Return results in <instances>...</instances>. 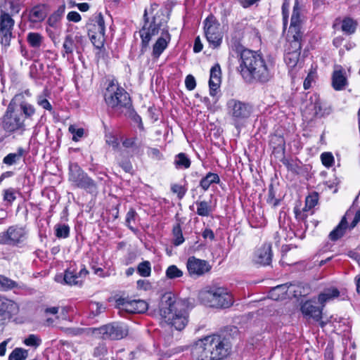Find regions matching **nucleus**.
Masks as SVG:
<instances>
[{
  "mask_svg": "<svg viewBox=\"0 0 360 360\" xmlns=\"http://www.w3.org/2000/svg\"><path fill=\"white\" fill-rule=\"evenodd\" d=\"M232 47L239 58L238 70L245 80L265 83L271 78L273 63L271 60L266 61L261 53L245 49L238 43H234Z\"/></svg>",
  "mask_w": 360,
  "mask_h": 360,
  "instance_id": "f257e3e1",
  "label": "nucleus"
},
{
  "mask_svg": "<svg viewBox=\"0 0 360 360\" xmlns=\"http://www.w3.org/2000/svg\"><path fill=\"white\" fill-rule=\"evenodd\" d=\"M231 348L229 337L212 335L198 340L193 354L198 360H223L231 354Z\"/></svg>",
  "mask_w": 360,
  "mask_h": 360,
  "instance_id": "f03ea898",
  "label": "nucleus"
},
{
  "mask_svg": "<svg viewBox=\"0 0 360 360\" xmlns=\"http://www.w3.org/2000/svg\"><path fill=\"white\" fill-rule=\"evenodd\" d=\"M169 18V15L166 14L165 11L160 10L150 20L148 17L147 10L144 11V25L139 30L141 39V54H143L147 51L149 43L153 36L157 35L160 31L161 32H164L165 30L169 31L167 26Z\"/></svg>",
  "mask_w": 360,
  "mask_h": 360,
  "instance_id": "7ed1b4c3",
  "label": "nucleus"
},
{
  "mask_svg": "<svg viewBox=\"0 0 360 360\" xmlns=\"http://www.w3.org/2000/svg\"><path fill=\"white\" fill-rule=\"evenodd\" d=\"M21 8V0H2L0 4V34L1 44L5 46L10 45L12 30L15 21L12 16L18 13Z\"/></svg>",
  "mask_w": 360,
  "mask_h": 360,
  "instance_id": "20e7f679",
  "label": "nucleus"
},
{
  "mask_svg": "<svg viewBox=\"0 0 360 360\" xmlns=\"http://www.w3.org/2000/svg\"><path fill=\"white\" fill-rule=\"evenodd\" d=\"M200 302L207 307L226 309L232 306L233 297L228 289L216 285L207 286L198 293Z\"/></svg>",
  "mask_w": 360,
  "mask_h": 360,
  "instance_id": "39448f33",
  "label": "nucleus"
},
{
  "mask_svg": "<svg viewBox=\"0 0 360 360\" xmlns=\"http://www.w3.org/2000/svg\"><path fill=\"white\" fill-rule=\"evenodd\" d=\"M23 98L22 94L15 95L8 103L7 108L1 118L2 129L7 133L22 134L25 131V119L18 113V101Z\"/></svg>",
  "mask_w": 360,
  "mask_h": 360,
  "instance_id": "423d86ee",
  "label": "nucleus"
},
{
  "mask_svg": "<svg viewBox=\"0 0 360 360\" xmlns=\"http://www.w3.org/2000/svg\"><path fill=\"white\" fill-rule=\"evenodd\" d=\"M104 101L110 111L115 112L131 105V98L127 91L115 79L109 81L104 92Z\"/></svg>",
  "mask_w": 360,
  "mask_h": 360,
  "instance_id": "0eeeda50",
  "label": "nucleus"
},
{
  "mask_svg": "<svg viewBox=\"0 0 360 360\" xmlns=\"http://www.w3.org/2000/svg\"><path fill=\"white\" fill-rule=\"evenodd\" d=\"M226 109L232 124L237 129L244 126L253 112V106L250 103L236 98L227 101Z\"/></svg>",
  "mask_w": 360,
  "mask_h": 360,
  "instance_id": "6e6552de",
  "label": "nucleus"
},
{
  "mask_svg": "<svg viewBox=\"0 0 360 360\" xmlns=\"http://www.w3.org/2000/svg\"><path fill=\"white\" fill-rule=\"evenodd\" d=\"M89 330L104 340H120L125 338L129 334L128 326L117 321L105 324L98 328H90Z\"/></svg>",
  "mask_w": 360,
  "mask_h": 360,
  "instance_id": "1a4fd4ad",
  "label": "nucleus"
},
{
  "mask_svg": "<svg viewBox=\"0 0 360 360\" xmlns=\"http://www.w3.org/2000/svg\"><path fill=\"white\" fill-rule=\"evenodd\" d=\"M69 180L77 188L84 189L90 194L98 193L96 182L91 179L77 163H72L69 167Z\"/></svg>",
  "mask_w": 360,
  "mask_h": 360,
  "instance_id": "9d476101",
  "label": "nucleus"
},
{
  "mask_svg": "<svg viewBox=\"0 0 360 360\" xmlns=\"http://www.w3.org/2000/svg\"><path fill=\"white\" fill-rule=\"evenodd\" d=\"M187 300H179L176 296L172 292H166L160 300L159 312L161 317L165 319L170 317L171 314L184 307Z\"/></svg>",
  "mask_w": 360,
  "mask_h": 360,
  "instance_id": "9b49d317",
  "label": "nucleus"
},
{
  "mask_svg": "<svg viewBox=\"0 0 360 360\" xmlns=\"http://www.w3.org/2000/svg\"><path fill=\"white\" fill-rule=\"evenodd\" d=\"M204 30L210 45L214 49L219 47L222 42L223 34L220 30V24L212 15L205 20Z\"/></svg>",
  "mask_w": 360,
  "mask_h": 360,
  "instance_id": "f8f14e48",
  "label": "nucleus"
},
{
  "mask_svg": "<svg viewBox=\"0 0 360 360\" xmlns=\"http://www.w3.org/2000/svg\"><path fill=\"white\" fill-rule=\"evenodd\" d=\"M88 274L84 265L78 268L75 263L70 264L64 272L63 283L68 285H82Z\"/></svg>",
  "mask_w": 360,
  "mask_h": 360,
  "instance_id": "ddd939ff",
  "label": "nucleus"
},
{
  "mask_svg": "<svg viewBox=\"0 0 360 360\" xmlns=\"http://www.w3.org/2000/svg\"><path fill=\"white\" fill-rule=\"evenodd\" d=\"M25 229L18 226H11L6 231L0 233V244L16 246L26 238Z\"/></svg>",
  "mask_w": 360,
  "mask_h": 360,
  "instance_id": "4468645a",
  "label": "nucleus"
},
{
  "mask_svg": "<svg viewBox=\"0 0 360 360\" xmlns=\"http://www.w3.org/2000/svg\"><path fill=\"white\" fill-rule=\"evenodd\" d=\"M116 305L120 310L131 314H142L147 311L148 303L142 300H128L120 297L116 300Z\"/></svg>",
  "mask_w": 360,
  "mask_h": 360,
  "instance_id": "2eb2a0df",
  "label": "nucleus"
},
{
  "mask_svg": "<svg viewBox=\"0 0 360 360\" xmlns=\"http://www.w3.org/2000/svg\"><path fill=\"white\" fill-rule=\"evenodd\" d=\"M186 267L189 275L193 278L201 276L211 269L208 262L195 257H190L188 259Z\"/></svg>",
  "mask_w": 360,
  "mask_h": 360,
  "instance_id": "dca6fc26",
  "label": "nucleus"
},
{
  "mask_svg": "<svg viewBox=\"0 0 360 360\" xmlns=\"http://www.w3.org/2000/svg\"><path fill=\"white\" fill-rule=\"evenodd\" d=\"M302 313L309 317L313 319L315 321L319 323V326L323 328L326 326L329 321H321L322 318V308L318 307L313 301L307 300L301 305Z\"/></svg>",
  "mask_w": 360,
  "mask_h": 360,
  "instance_id": "f3484780",
  "label": "nucleus"
},
{
  "mask_svg": "<svg viewBox=\"0 0 360 360\" xmlns=\"http://www.w3.org/2000/svg\"><path fill=\"white\" fill-rule=\"evenodd\" d=\"M188 315L186 310L183 307L177 311L171 314L170 317L165 319V321L174 327L176 330H182L188 322Z\"/></svg>",
  "mask_w": 360,
  "mask_h": 360,
  "instance_id": "a211bd4d",
  "label": "nucleus"
},
{
  "mask_svg": "<svg viewBox=\"0 0 360 360\" xmlns=\"http://www.w3.org/2000/svg\"><path fill=\"white\" fill-rule=\"evenodd\" d=\"M88 34H96L100 38L105 37V27L103 15L100 13L95 15L86 25Z\"/></svg>",
  "mask_w": 360,
  "mask_h": 360,
  "instance_id": "6ab92c4d",
  "label": "nucleus"
},
{
  "mask_svg": "<svg viewBox=\"0 0 360 360\" xmlns=\"http://www.w3.org/2000/svg\"><path fill=\"white\" fill-rule=\"evenodd\" d=\"M270 243H264L255 254L254 261L256 264L267 266L270 265L272 260V250Z\"/></svg>",
  "mask_w": 360,
  "mask_h": 360,
  "instance_id": "aec40b11",
  "label": "nucleus"
},
{
  "mask_svg": "<svg viewBox=\"0 0 360 360\" xmlns=\"http://www.w3.org/2000/svg\"><path fill=\"white\" fill-rule=\"evenodd\" d=\"M171 41V35L169 31L161 32V35L153 46L152 57L154 60L160 58V55L167 49Z\"/></svg>",
  "mask_w": 360,
  "mask_h": 360,
  "instance_id": "412c9836",
  "label": "nucleus"
},
{
  "mask_svg": "<svg viewBox=\"0 0 360 360\" xmlns=\"http://www.w3.org/2000/svg\"><path fill=\"white\" fill-rule=\"evenodd\" d=\"M346 215H347V212L342 217L338 226L329 233L328 238L330 240L334 242L337 241L345 234L346 230L348 229V222Z\"/></svg>",
  "mask_w": 360,
  "mask_h": 360,
  "instance_id": "4be33fe9",
  "label": "nucleus"
},
{
  "mask_svg": "<svg viewBox=\"0 0 360 360\" xmlns=\"http://www.w3.org/2000/svg\"><path fill=\"white\" fill-rule=\"evenodd\" d=\"M15 308L13 301L0 295V321L10 318Z\"/></svg>",
  "mask_w": 360,
  "mask_h": 360,
  "instance_id": "5701e85b",
  "label": "nucleus"
},
{
  "mask_svg": "<svg viewBox=\"0 0 360 360\" xmlns=\"http://www.w3.org/2000/svg\"><path fill=\"white\" fill-rule=\"evenodd\" d=\"M63 52L62 53L63 56L65 55L68 57L73 53L75 50L77 54H81L82 51L79 46H77L75 40L72 38V34H68L65 35L63 44Z\"/></svg>",
  "mask_w": 360,
  "mask_h": 360,
  "instance_id": "b1692460",
  "label": "nucleus"
},
{
  "mask_svg": "<svg viewBox=\"0 0 360 360\" xmlns=\"http://www.w3.org/2000/svg\"><path fill=\"white\" fill-rule=\"evenodd\" d=\"M46 17V5L39 4L34 6L29 12L28 19L32 22H39Z\"/></svg>",
  "mask_w": 360,
  "mask_h": 360,
  "instance_id": "393cba45",
  "label": "nucleus"
},
{
  "mask_svg": "<svg viewBox=\"0 0 360 360\" xmlns=\"http://www.w3.org/2000/svg\"><path fill=\"white\" fill-rule=\"evenodd\" d=\"M340 292L336 288L332 287L326 288L319 295V302L322 305V308L325 306V303L328 301L340 296Z\"/></svg>",
  "mask_w": 360,
  "mask_h": 360,
  "instance_id": "a878e982",
  "label": "nucleus"
},
{
  "mask_svg": "<svg viewBox=\"0 0 360 360\" xmlns=\"http://www.w3.org/2000/svg\"><path fill=\"white\" fill-rule=\"evenodd\" d=\"M20 98L18 101V113L22 115L24 119H31L35 114V108L30 103Z\"/></svg>",
  "mask_w": 360,
  "mask_h": 360,
  "instance_id": "bb28decb",
  "label": "nucleus"
},
{
  "mask_svg": "<svg viewBox=\"0 0 360 360\" xmlns=\"http://www.w3.org/2000/svg\"><path fill=\"white\" fill-rule=\"evenodd\" d=\"M219 183V176L216 173H212L210 172L200 179L199 186L204 191H206L209 189L210 186L212 184H218Z\"/></svg>",
  "mask_w": 360,
  "mask_h": 360,
  "instance_id": "cd10ccee",
  "label": "nucleus"
},
{
  "mask_svg": "<svg viewBox=\"0 0 360 360\" xmlns=\"http://www.w3.org/2000/svg\"><path fill=\"white\" fill-rule=\"evenodd\" d=\"M174 165L176 169H186L191 167V160L185 153H179L174 156Z\"/></svg>",
  "mask_w": 360,
  "mask_h": 360,
  "instance_id": "c85d7f7f",
  "label": "nucleus"
},
{
  "mask_svg": "<svg viewBox=\"0 0 360 360\" xmlns=\"http://www.w3.org/2000/svg\"><path fill=\"white\" fill-rule=\"evenodd\" d=\"M347 84V79L344 76L342 70L334 71L332 76V86L336 91H340L344 89Z\"/></svg>",
  "mask_w": 360,
  "mask_h": 360,
  "instance_id": "c756f323",
  "label": "nucleus"
},
{
  "mask_svg": "<svg viewBox=\"0 0 360 360\" xmlns=\"http://www.w3.org/2000/svg\"><path fill=\"white\" fill-rule=\"evenodd\" d=\"M292 39L290 41L289 46L286 49V52L290 53H301L302 49V34H291Z\"/></svg>",
  "mask_w": 360,
  "mask_h": 360,
  "instance_id": "7c9ffc66",
  "label": "nucleus"
},
{
  "mask_svg": "<svg viewBox=\"0 0 360 360\" xmlns=\"http://www.w3.org/2000/svg\"><path fill=\"white\" fill-rule=\"evenodd\" d=\"M25 154L26 150L22 147H19L16 153H11L5 156L3 159V163L7 165H13L17 163Z\"/></svg>",
  "mask_w": 360,
  "mask_h": 360,
  "instance_id": "2f4dec72",
  "label": "nucleus"
},
{
  "mask_svg": "<svg viewBox=\"0 0 360 360\" xmlns=\"http://www.w3.org/2000/svg\"><path fill=\"white\" fill-rule=\"evenodd\" d=\"M300 12L299 10L295 6L293 8V12L291 16L290 25L289 28V32L290 34H302L300 30Z\"/></svg>",
  "mask_w": 360,
  "mask_h": 360,
  "instance_id": "473e14b6",
  "label": "nucleus"
},
{
  "mask_svg": "<svg viewBox=\"0 0 360 360\" xmlns=\"http://www.w3.org/2000/svg\"><path fill=\"white\" fill-rule=\"evenodd\" d=\"M275 141L274 139L271 141V143L274 144L276 143L277 146H273V151L272 153L276 156L278 157V155L282 157H285V141L283 136H276L274 138Z\"/></svg>",
  "mask_w": 360,
  "mask_h": 360,
  "instance_id": "72a5a7b5",
  "label": "nucleus"
},
{
  "mask_svg": "<svg viewBox=\"0 0 360 360\" xmlns=\"http://www.w3.org/2000/svg\"><path fill=\"white\" fill-rule=\"evenodd\" d=\"M300 54L297 53L286 52L284 55V60L288 67L292 70L297 65L301 68L302 62L300 60Z\"/></svg>",
  "mask_w": 360,
  "mask_h": 360,
  "instance_id": "f704fd0d",
  "label": "nucleus"
},
{
  "mask_svg": "<svg viewBox=\"0 0 360 360\" xmlns=\"http://www.w3.org/2000/svg\"><path fill=\"white\" fill-rule=\"evenodd\" d=\"M290 285H291V283H286L273 288L270 291V296L271 299L277 300L284 297L287 294L288 289Z\"/></svg>",
  "mask_w": 360,
  "mask_h": 360,
  "instance_id": "c9c22d12",
  "label": "nucleus"
},
{
  "mask_svg": "<svg viewBox=\"0 0 360 360\" xmlns=\"http://www.w3.org/2000/svg\"><path fill=\"white\" fill-rule=\"evenodd\" d=\"M195 204L197 206L196 214L200 217H209L213 211L210 203L205 200H197Z\"/></svg>",
  "mask_w": 360,
  "mask_h": 360,
  "instance_id": "e433bc0d",
  "label": "nucleus"
},
{
  "mask_svg": "<svg viewBox=\"0 0 360 360\" xmlns=\"http://www.w3.org/2000/svg\"><path fill=\"white\" fill-rule=\"evenodd\" d=\"M65 10V4L60 5L58 9L52 13L47 20V23L52 27H56L57 23L60 20Z\"/></svg>",
  "mask_w": 360,
  "mask_h": 360,
  "instance_id": "4c0bfd02",
  "label": "nucleus"
},
{
  "mask_svg": "<svg viewBox=\"0 0 360 360\" xmlns=\"http://www.w3.org/2000/svg\"><path fill=\"white\" fill-rule=\"evenodd\" d=\"M221 70L219 63L214 64L210 69V75L209 83H211L212 86H214V84H221Z\"/></svg>",
  "mask_w": 360,
  "mask_h": 360,
  "instance_id": "58836bf2",
  "label": "nucleus"
},
{
  "mask_svg": "<svg viewBox=\"0 0 360 360\" xmlns=\"http://www.w3.org/2000/svg\"><path fill=\"white\" fill-rule=\"evenodd\" d=\"M357 23L351 18H345L342 21V30L347 34H352L355 32Z\"/></svg>",
  "mask_w": 360,
  "mask_h": 360,
  "instance_id": "ea45409f",
  "label": "nucleus"
},
{
  "mask_svg": "<svg viewBox=\"0 0 360 360\" xmlns=\"http://www.w3.org/2000/svg\"><path fill=\"white\" fill-rule=\"evenodd\" d=\"M54 231L58 238H67L70 236V226L65 224H56L54 226Z\"/></svg>",
  "mask_w": 360,
  "mask_h": 360,
  "instance_id": "a19ab883",
  "label": "nucleus"
},
{
  "mask_svg": "<svg viewBox=\"0 0 360 360\" xmlns=\"http://www.w3.org/2000/svg\"><path fill=\"white\" fill-rule=\"evenodd\" d=\"M127 109V116L130 118L134 123L138 124V127L141 131H144V127L142 122V119L139 115L137 114L134 108L132 107V104L131 103L130 106L126 108Z\"/></svg>",
  "mask_w": 360,
  "mask_h": 360,
  "instance_id": "79ce46f5",
  "label": "nucleus"
},
{
  "mask_svg": "<svg viewBox=\"0 0 360 360\" xmlns=\"http://www.w3.org/2000/svg\"><path fill=\"white\" fill-rule=\"evenodd\" d=\"M172 234L174 236L172 243L174 246H179L184 242L181 227L179 224H176L174 226L172 229Z\"/></svg>",
  "mask_w": 360,
  "mask_h": 360,
  "instance_id": "37998d69",
  "label": "nucleus"
},
{
  "mask_svg": "<svg viewBox=\"0 0 360 360\" xmlns=\"http://www.w3.org/2000/svg\"><path fill=\"white\" fill-rule=\"evenodd\" d=\"M28 351L21 347L15 348L8 356V360H25Z\"/></svg>",
  "mask_w": 360,
  "mask_h": 360,
  "instance_id": "c03bdc74",
  "label": "nucleus"
},
{
  "mask_svg": "<svg viewBox=\"0 0 360 360\" xmlns=\"http://www.w3.org/2000/svg\"><path fill=\"white\" fill-rule=\"evenodd\" d=\"M183 275V271L174 264L169 266L165 271L166 278L170 280L181 278Z\"/></svg>",
  "mask_w": 360,
  "mask_h": 360,
  "instance_id": "a18cd8bd",
  "label": "nucleus"
},
{
  "mask_svg": "<svg viewBox=\"0 0 360 360\" xmlns=\"http://www.w3.org/2000/svg\"><path fill=\"white\" fill-rule=\"evenodd\" d=\"M43 37L37 32H30L27 36V41L33 48H39L42 43Z\"/></svg>",
  "mask_w": 360,
  "mask_h": 360,
  "instance_id": "49530a36",
  "label": "nucleus"
},
{
  "mask_svg": "<svg viewBox=\"0 0 360 360\" xmlns=\"http://www.w3.org/2000/svg\"><path fill=\"white\" fill-rule=\"evenodd\" d=\"M137 272L142 277H148L151 274V264L148 261H143L139 264Z\"/></svg>",
  "mask_w": 360,
  "mask_h": 360,
  "instance_id": "de8ad7c7",
  "label": "nucleus"
},
{
  "mask_svg": "<svg viewBox=\"0 0 360 360\" xmlns=\"http://www.w3.org/2000/svg\"><path fill=\"white\" fill-rule=\"evenodd\" d=\"M281 200L276 198V191L274 185L271 184L268 189V195L266 202L271 205L274 207H277L280 204Z\"/></svg>",
  "mask_w": 360,
  "mask_h": 360,
  "instance_id": "09e8293b",
  "label": "nucleus"
},
{
  "mask_svg": "<svg viewBox=\"0 0 360 360\" xmlns=\"http://www.w3.org/2000/svg\"><path fill=\"white\" fill-rule=\"evenodd\" d=\"M136 215L137 213L133 207H131L126 214L125 224L133 232L136 231V229L131 226V222L135 221Z\"/></svg>",
  "mask_w": 360,
  "mask_h": 360,
  "instance_id": "8fccbe9b",
  "label": "nucleus"
},
{
  "mask_svg": "<svg viewBox=\"0 0 360 360\" xmlns=\"http://www.w3.org/2000/svg\"><path fill=\"white\" fill-rule=\"evenodd\" d=\"M23 343L27 346L37 348L41 345V340L37 335L30 334L23 340Z\"/></svg>",
  "mask_w": 360,
  "mask_h": 360,
  "instance_id": "3c124183",
  "label": "nucleus"
},
{
  "mask_svg": "<svg viewBox=\"0 0 360 360\" xmlns=\"http://www.w3.org/2000/svg\"><path fill=\"white\" fill-rule=\"evenodd\" d=\"M280 160L287 167L288 171L295 174H299L300 167L297 163L288 160L285 157H282Z\"/></svg>",
  "mask_w": 360,
  "mask_h": 360,
  "instance_id": "603ef678",
  "label": "nucleus"
},
{
  "mask_svg": "<svg viewBox=\"0 0 360 360\" xmlns=\"http://www.w3.org/2000/svg\"><path fill=\"white\" fill-rule=\"evenodd\" d=\"M68 131L72 134V141H78L84 134V129L83 128H77L75 125H70Z\"/></svg>",
  "mask_w": 360,
  "mask_h": 360,
  "instance_id": "864d4df0",
  "label": "nucleus"
},
{
  "mask_svg": "<svg viewBox=\"0 0 360 360\" xmlns=\"http://www.w3.org/2000/svg\"><path fill=\"white\" fill-rule=\"evenodd\" d=\"M90 309H91L90 315H91L92 317H95L96 316H98L103 311H104L105 309V307L103 306V304H101L100 302H94L91 304Z\"/></svg>",
  "mask_w": 360,
  "mask_h": 360,
  "instance_id": "5fc2aeb1",
  "label": "nucleus"
},
{
  "mask_svg": "<svg viewBox=\"0 0 360 360\" xmlns=\"http://www.w3.org/2000/svg\"><path fill=\"white\" fill-rule=\"evenodd\" d=\"M314 110H315V115L318 117H323L328 112H326V110H323L321 106V103L319 98L317 96H314Z\"/></svg>",
  "mask_w": 360,
  "mask_h": 360,
  "instance_id": "6e6d98bb",
  "label": "nucleus"
},
{
  "mask_svg": "<svg viewBox=\"0 0 360 360\" xmlns=\"http://www.w3.org/2000/svg\"><path fill=\"white\" fill-rule=\"evenodd\" d=\"M0 285L4 288V290H10L16 287L17 283L10 278L0 275Z\"/></svg>",
  "mask_w": 360,
  "mask_h": 360,
  "instance_id": "4d7b16f0",
  "label": "nucleus"
},
{
  "mask_svg": "<svg viewBox=\"0 0 360 360\" xmlns=\"http://www.w3.org/2000/svg\"><path fill=\"white\" fill-rule=\"evenodd\" d=\"M108 354V347L104 342L99 343L95 348L94 351V356L95 357H103L105 356Z\"/></svg>",
  "mask_w": 360,
  "mask_h": 360,
  "instance_id": "13d9d810",
  "label": "nucleus"
},
{
  "mask_svg": "<svg viewBox=\"0 0 360 360\" xmlns=\"http://www.w3.org/2000/svg\"><path fill=\"white\" fill-rule=\"evenodd\" d=\"M321 159L322 164L326 167H331L334 162V158L332 153L329 152L323 153L321 155Z\"/></svg>",
  "mask_w": 360,
  "mask_h": 360,
  "instance_id": "bf43d9fd",
  "label": "nucleus"
},
{
  "mask_svg": "<svg viewBox=\"0 0 360 360\" xmlns=\"http://www.w3.org/2000/svg\"><path fill=\"white\" fill-rule=\"evenodd\" d=\"M118 165L125 172L133 173V166L129 158L118 160Z\"/></svg>",
  "mask_w": 360,
  "mask_h": 360,
  "instance_id": "052dcab7",
  "label": "nucleus"
},
{
  "mask_svg": "<svg viewBox=\"0 0 360 360\" xmlns=\"http://www.w3.org/2000/svg\"><path fill=\"white\" fill-rule=\"evenodd\" d=\"M171 191L174 193H176L178 198L181 200L185 195V194L187 191V188L184 186H181V185L175 184L172 185Z\"/></svg>",
  "mask_w": 360,
  "mask_h": 360,
  "instance_id": "680f3d73",
  "label": "nucleus"
},
{
  "mask_svg": "<svg viewBox=\"0 0 360 360\" xmlns=\"http://www.w3.org/2000/svg\"><path fill=\"white\" fill-rule=\"evenodd\" d=\"M62 330L68 335L71 337L81 335L84 332V328H62Z\"/></svg>",
  "mask_w": 360,
  "mask_h": 360,
  "instance_id": "e2e57ef3",
  "label": "nucleus"
},
{
  "mask_svg": "<svg viewBox=\"0 0 360 360\" xmlns=\"http://www.w3.org/2000/svg\"><path fill=\"white\" fill-rule=\"evenodd\" d=\"M91 43L96 49H101L104 45L105 37L100 38L98 35L91 34L89 35Z\"/></svg>",
  "mask_w": 360,
  "mask_h": 360,
  "instance_id": "0e129e2a",
  "label": "nucleus"
},
{
  "mask_svg": "<svg viewBox=\"0 0 360 360\" xmlns=\"http://www.w3.org/2000/svg\"><path fill=\"white\" fill-rule=\"evenodd\" d=\"M16 199L15 191L14 188H10L4 191V200L8 202L9 203L13 202Z\"/></svg>",
  "mask_w": 360,
  "mask_h": 360,
  "instance_id": "69168bd1",
  "label": "nucleus"
},
{
  "mask_svg": "<svg viewBox=\"0 0 360 360\" xmlns=\"http://www.w3.org/2000/svg\"><path fill=\"white\" fill-rule=\"evenodd\" d=\"M315 77L316 70H311L304 81L303 86L304 89H308L311 87V82L314 81Z\"/></svg>",
  "mask_w": 360,
  "mask_h": 360,
  "instance_id": "338daca9",
  "label": "nucleus"
},
{
  "mask_svg": "<svg viewBox=\"0 0 360 360\" xmlns=\"http://www.w3.org/2000/svg\"><path fill=\"white\" fill-rule=\"evenodd\" d=\"M185 85L188 90L192 91L196 86V81L192 75H188L185 79Z\"/></svg>",
  "mask_w": 360,
  "mask_h": 360,
  "instance_id": "774afa93",
  "label": "nucleus"
}]
</instances>
